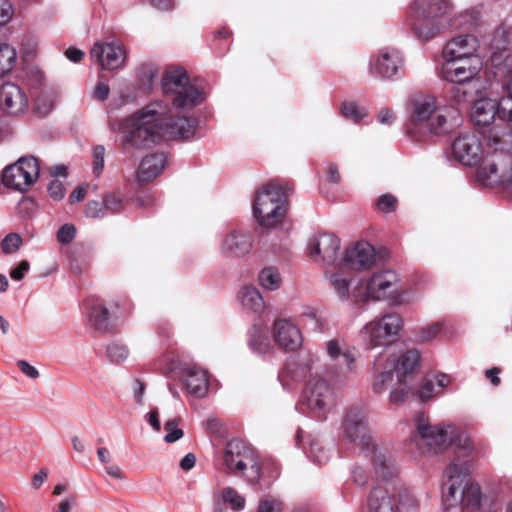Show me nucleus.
Listing matches in <instances>:
<instances>
[{
    "label": "nucleus",
    "instance_id": "obj_64",
    "mask_svg": "<svg viewBox=\"0 0 512 512\" xmlns=\"http://www.w3.org/2000/svg\"><path fill=\"white\" fill-rule=\"evenodd\" d=\"M76 497L70 496L60 502L56 512H69L71 508L76 504Z\"/></svg>",
    "mask_w": 512,
    "mask_h": 512
},
{
    "label": "nucleus",
    "instance_id": "obj_55",
    "mask_svg": "<svg viewBox=\"0 0 512 512\" xmlns=\"http://www.w3.org/2000/svg\"><path fill=\"white\" fill-rule=\"evenodd\" d=\"M65 187L60 180L54 179L48 185V194L54 200H61L65 196Z\"/></svg>",
    "mask_w": 512,
    "mask_h": 512
},
{
    "label": "nucleus",
    "instance_id": "obj_18",
    "mask_svg": "<svg viewBox=\"0 0 512 512\" xmlns=\"http://www.w3.org/2000/svg\"><path fill=\"white\" fill-rule=\"evenodd\" d=\"M372 71L384 79H398L404 74V59L394 48L382 49L372 63Z\"/></svg>",
    "mask_w": 512,
    "mask_h": 512
},
{
    "label": "nucleus",
    "instance_id": "obj_1",
    "mask_svg": "<svg viewBox=\"0 0 512 512\" xmlns=\"http://www.w3.org/2000/svg\"><path fill=\"white\" fill-rule=\"evenodd\" d=\"M198 120L171 115L167 104L152 102L126 119L123 124V148L145 150L169 139H189L194 136Z\"/></svg>",
    "mask_w": 512,
    "mask_h": 512
},
{
    "label": "nucleus",
    "instance_id": "obj_37",
    "mask_svg": "<svg viewBox=\"0 0 512 512\" xmlns=\"http://www.w3.org/2000/svg\"><path fill=\"white\" fill-rule=\"evenodd\" d=\"M15 61V49L8 44H0V77L12 70Z\"/></svg>",
    "mask_w": 512,
    "mask_h": 512
},
{
    "label": "nucleus",
    "instance_id": "obj_21",
    "mask_svg": "<svg viewBox=\"0 0 512 512\" xmlns=\"http://www.w3.org/2000/svg\"><path fill=\"white\" fill-rule=\"evenodd\" d=\"M28 106L25 92L16 84L7 82L0 87V108L10 115H18Z\"/></svg>",
    "mask_w": 512,
    "mask_h": 512
},
{
    "label": "nucleus",
    "instance_id": "obj_7",
    "mask_svg": "<svg viewBox=\"0 0 512 512\" xmlns=\"http://www.w3.org/2000/svg\"><path fill=\"white\" fill-rule=\"evenodd\" d=\"M510 43V33L503 28L497 29L490 43L492 50L490 59L495 68L509 77L505 85L508 95L498 102V113L502 121L506 122L512 129V54L509 48Z\"/></svg>",
    "mask_w": 512,
    "mask_h": 512
},
{
    "label": "nucleus",
    "instance_id": "obj_44",
    "mask_svg": "<svg viewBox=\"0 0 512 512\" xmlns=\"http://www.w3.org/2000/svg\"><path fill=\"white\" fill-rule=\"evenodd\" d=\"M179 422L178 418H173L165 423L164 428L167 434L164 439L167 443H173L183 437V430L178 428Z\"/></svg>",
    "mask_w": 512,
    "mask_h": 512
},
{
    "label": "nucleus",
    "instance_id": "obj_22",
    "mask_svg": "<svg viewBox=\"0 0 512 512\" xmlns=\"http://www.w3.org/2000/svg\"><path fill=\"white\" fill-rule=\"evenodd\" d=\"M340 240L330 233L319 234L309 246L310 256H321L327 264H335L338 260Z\"/></svg>",
    "mask_w": 512,
    "mask_h": 512
},
{
    "label": "nucleus",
    "instance_id": "obj_23",
    "mask_svg": "<svg viewBox=\"0 0 512 512\" xmlns=\"http://www.w3.org/2000/svg\"><path fill=\"white\" fill-rule=\"evenodd\" d=\"M273 333L276 343L286 351H296L302 345L303 338L300 330L286 319L275 321Z\"/></svg>",
    "mask_w": 512,
    "mask_h": 512
},
{
    "label": "nucleus",
    "instance_id": "obj_38",
    "mask_svg": "<svg viewBox=\"0 0 512 512\" xmlns=\"http://www.w3.org/2000/svg\"><path fill=\"white\" fill-rule=\"evenodd\" d=\"M259 282L264 289L276 290L280 287L281 277L277 269L264 268L259 273Z\"/></svg>",
    "mask_w": 512,
    "mask_h": 512
},
{
    "label": "nucleus",
    "instance_id": "obj_42",
    "mask_svg": "<svg viewBox=\"0 0 512 512\" xmlns=\"http://www.w3.org/2000/svg\"><path fill=\"white\" fill-rule=\"evenodd\" d=\"M129 352L127 348L119 343H111L107 347V357L113 363H121L127 359Z\"/></svg>",
    "mask_w": 512,
    "mask_h": 512
},
{
    "label": "nucleus",
    "instance_id": "obj_15",
    "mask_svg": "<svg viewBox=\"0 0 512 512\" xmlns=\"http://www.w3.org/2000/svg\"><path fill=\"white\" fill-rule=\"evenodd\" d=\"M442 77L451 83H472L482 68L480 58L445 59Z\"/></svg>",
    "mask_w": 512,
    "mask_h": 512
},
{
    "label": "nucleus",
    "instance_id": "obj_31",
    "mask_svg": "<svg viewBox=\"0 0 512 512\" xmlns=\"http://www.w3.org/2000/svg\"><path fill=\"white\" fill-rule=\"evenodd\" d=\"M186 387L190 394L196 397H203L208 391V378L205 371L198 368L188 370Z\"/></svg>",
    "mask_w": 512,
    "mask_h": 512
},
{
    "label": "nucleus",
    "instance_id": "obj_17",
    "mask_svg": "<svg viewBox=\"0 0 512 512\" xmlns=\"http://www.w3.org/2000/svg\"><path fill=\"white\" fill-rule=\"evenodd\" d=\"M452 154L465 166L478 165L482 159L483 147L475 134L459 135L451 144Z\"/></svg>",
    "mask_w": 512,
    "mask_h": 512
},
{
    "label": "nucleus",
    "instance_id": "obj_26",
    "mask_svg": "<svg viewBox=\"0 0 512 512\" xmlns=\"http://www.w3.org/2000/svg\"><path fill=\"white\" fill-rule=\"evenodd\" d=\"M253 247V238L250 233L233 231L228 234L222 244L223 253L242 257L248 254Z\"/></svg>",
    "mask_w": 512,
    "mask_h": 512
},
{
    "label": "nucleus",
    "instance_id": "obj_34",
    "mask_svg": "<svg viewBox=\"0 0 512 512\" xmlns=\"http://www.w3.org/2000/svg\"><path fill=\"white\" fill-rule=\"evenodd\" d=\"M468 478L463 484L460 493V503L465 507L478 509L481 503V490L480 486L476 483H469Z\"/></svg>",
    "mask_w": 512,
    "mask_h": 512
},
{
    "label": "nucleus",
    "instance_id": "obj_49",
    "mask_svg": "<svg viewBox=\"0 0 512 512\" xmlns=\"http://www.w3.org/2000/svg\"><path fill=\"white\" fill-rule=\"evenodd\" d=\"M283 503L275 498H267L259 502L256 512H282Z\"/></svg>",
    "mask_w": 512,
    "mask_h": 512
},
{
    "label": "nucleus",
    "instance_id": "obj_13",
    "mask_svg": "<svg viewBox=\"0 0 512 512\" xmlns=\"http://www.w3.org/2000/svg\"><path fill=\"white\" fill-rule=\"evenodd\" d=\"M303 403L321 419H326V412L333 405L332 390L328 383L319 377L311 378L304 391Z\"/></svg>",
    "mask_w": 512,
    "mask_h": 512
},
{
    "label": "nucleus",
    "instance_id": "obj_16",
    "mask_svg": "<svg viewBox=\"0 0 512 512\" xmlns=\"http://www.w3.org/2000/svg\"><path fill=\"white\" fill-rule=\"evenodd\" d=\"M417 433L423 441L422 445L427 447L428 452L440 453L447 445L448 433L441 425H431L428 417L420 413L415 418Z\"/></svg>",
    "mask_w": 512,
    "mask_h": 512
},
{
    "label": "nucleus",
    "instance_id": "obj_30",
    "mask_svg": "<svg viewBox=\"0 0 512 512\" xmlns=\"http://www.w3.org/2000/svg\"><path fill=\"white\" fill-rule=\"evenodd\" d=\"M88 321L97 331L106 332L109 330V310L98 299L88 300Z\"/></svg>",
    "mask_w": 512,
    "mask_h": 512
},
{
    "label": "nucleus",
    "instance_id": "obj_40",
    "mask_svg": "<svg viewBox=\"0 0 512 512\" xmlns=\"http://www.w3.org/2000/svg\"><path fill=\"white\" fill-rule=\"evenodd\" d=\"M378 211L383 213H391L396 211L398 199L392 194H383L375 202Z\"/></svg>",
    "mask_w": 512,
    "mask_h": 512
},
{
    "label": "nucleus",
    "instance_id": "obj_60",
    "mask_svg": "<svg viewBox=\"0 0 512 512\" xmlns=\"http://www.w3.org/2000/svg\"><path fill=\"white\" fill-rule=\"evenodd\" d=\"M433 388V381L428 378H424L422 381L421 388L419 390L420 399L422 401L430 399L432 397Z\"/></svg>",
    "mask_w": 512,
    "mask_h": 512
},
{
    "label": "nucleus",
    "instance_id": "obj_59",
    "mask_svg": "<svg viewBox=\"0 0 512 512\" xmlns=\"http://www.w3.org/2000/svg\"><path fill=\"white\" fill-rule=\"evenodd\" d=\"M17 367L23 374H25L27 377L31 379H36L40 375L39 371L34 366L30 365L28 362L24 360H19L17 362Z\"/></svg>",
    "mask_w": 512,
    "mask_h": 512
},
{
    "label": "nucleus",
    "instance_id": "obj_47",
    "mask_svg": "<svg viewBox=\"0 0 512 512\" xmlns=\"http://www.w3.org/2000/svg\"><path fill=\"white\" fill-rule=\"evenodd\" d=\"M249 346L257 353H264L268 349L269 342L266 337H263L257 330H255L250 336Z\"/></svg>",
    "mask_w": 512,
    "mask_h": 512
},
{
    "label": "nucleus",
    "instance_id": "obj_52",
    "mask_svg": "<svg viewBox=\"0 0 512 512\" xmlns=\"http://www.w3.org/2000/svg\"><path fill=\"white\" fill-rule=\"evenodd\" d=\"M310 454L313 461L319 465L325 464L329 460V452L318 444L311 445Z\"/></svg>",
    "mask_w": 512,
    "mask_h": 512
},
{
    "label": "nucleus",
    "instance_id": "obj_51",
    "mask_svg": "<svg viewBox=\"0 0 512 512\" xmlns=\"http://www.w3.org/2000/svg\"><path fill=\"white\" fill-rule=\"evenodd\" d=\"M54 106V102L50 96L42 94L35 103V110L41 115H47Z\"/></svg>",
    "mask_w": 512,
    "mask_h": 512
},
{
    "label": "nucleus",
    "instance_id": "obj_25",
    "mask_svg": "<svg viewBox=\"0 0 512 512\" xmlns=\"http://www.w3.org/2000/svg\"><path fill=\"white\" fill-rule=\"evenodd\" d=\"M388 362H393V370L397 374L398 383L400 385L408 383L417 369L420 361V353L415 350H407L397 360L388 359Z\"/></svg>",
    "mask_w": 512,
    "mask_h": 512
},
{
    "label": "nucleus",
    "instance_id": "obj_50",
    "mask_svg": "<svg viewBox=\"0 0 512 512\" xmlns=\"http://www.w3.org/2000/svg\"><path fill=\"white\" fill-rule=\"evenodd\" d=\"M76 235V228L72 224H65L57 231V240L62 244L70 243Z\"/></svg>",
    "mask_w": 512,
    "mask_h": 512
},
{
    "label": "nucleus",
    "instance_id": "obj_29",
    "mask_svg": "<svg viewBox=\"0 0 512 512\" xmlns=\"http://www.w3.org/2000/svg\"><path fill=\"white\" fill-rule=\"evenodd\" d=\"M496 116L502 120L498 113V103L496 104L491 100H478L475 102L471 118L477 126L491 124Z\"/></svg>",
    "mask_w": 512,
    "mask_h": 512
},
{
    "label": "nucleus",
    "instance_id": "obj_11",
    "mask_svg": "<svg viewBox=\"0 0 512 512\" xmlns=\"http://www.w3.org/2000/svg\"><path fill=\"white\" fill-rule=\"evenodd\" d=\"M403 326V320L397 313H388L368 322L361 330L366 349L388 346Z\"/></svg>",
    "mask_w": 512,
    "mask_h": 512
},
{
    "label": "nucleus",
    "instance_id": "obj_63",
    "mask_svg": "<svg viewBox=\"0 0 512 512\" xmlns=\"http://www.w3.org/2000/svg\"><path fill=\"white\" fill-rule=\"evenodd\" d=\"M86 191H87V189L85 186H78L70 194L69 202L71 204H74V203H78V202L82 201L86 195Z\"/></svg>",
    "mask_w": 512,
    "mask_h": 512
},
{
    "label": "nucleus",
    "instance_id": "obj_46",
    "mask_svg": "<svg viewBox=\"0 0 512 512\" xmlns=\"http://www.w3.org/2000/svg\"><path fill=\"white\" fill-rule=\"evenodd\" d=\"M105 147L97 145L93 148V174L98 177L104 169Z\"/></svg>",
    "mask_w": 512,
    "mask_h": 512
},
{
    "label": "nucleus",
    "instance_id": "obj_48",
    "mask_svg": "<svg viewBox=\"0 0 512 512\" xmlns=\"http://www.w3.org/2000/svg\"><path fill=\"white\" fill-rule=\"evenodd\" d=\"M442 331V324L437 322L423 328L419 335L418 340L420 342H428L436 338Z\"/></svg>",
    "mask_w": 512,
    "mask_h": 512
},
{
    "label": "nucleus",
    "instance_id": "obj_56",
    "mask_svg": "<svg viewBox=\"0 0 512 512\" xmlns=\"http://www.w3.org/2000/svg\"><path fill=\"white\" fill-rule=\"evenodd\" d=\"M13 16V7L9 0H0V25L10 21Z\"/></svg>",
    "mask_w": 512,
    "mask_h": 512
},
{
    "label": "nucleus",
    "instance_id": "obj_39",
    "mask_svg": "<svg viewBox=\"0 0 512 512\" xmlns=\"http://www.w3.org/2000/svg\"><path fill=\"white\" fill-rule=\"evenodd\" d=\"M222 499L224 503L230 505L234 511H241L245 507L246 500L234 488L226 487L222 490Z\"/></svg>",
    "mask_w": 512,
    "mask_h": 512
},
{
    "label": "nucleus",
    "instance_id": "obj_3",
    "mask_svg": "<svg viewBox=\"0 0 512 512\" xmlns=\"http://www.w3.org/2000/svg\"><path fill=\"white\" fill-rule=\"evenodd\" d=\"M294 185L287 181L272 180L257 191L253 202V213L263 227H274L281 223L288 209V197Z\"/></svg>",
    "mask_w": 512,
    "mask_h": 512
},
{
    "label": "nucleus",
    "instance_id": "obj_6",
    "mask_svg": "<svg viewBox=\"0 0 512 512\" xmlns=\"http://www.w3.org/2000/svg\"><path fill=\"white\" fill-rule=\"evenodd\" d=\"M495 146L494 151L489 152L477 168V178L484 185L491 187H502L512 193V154L505 150L502 139L497 135L491 139Z\"/></svg>",
    "mask_w": 512,
    "mask_h": 512
},
{
    "label": "nucleus",
    "instance_id": "obj_58",
    "mask_svg": "<svg viewBox=\"0 0 512 512\" xmlns=\"http://www.w3.org/2000/svg\"><path fill=\"white\" fill-rule=\"evenodd\" d=\"M399 387L393 389L390 393V401L393 404H399L402 403L405 399V397L408 394V390L406 389V384L400 385L398 383Z\"/></svg>",
    "mask_w": 512,
    "mask_h": 512
},
{
    "label": "nucleus",
    "instance_id": "obj_28",
    "mask_svg": "<svg viewBox=\"0 0 512 512\" xmlns=\"http://www.w3.org/2000/svg\"><path fill=\"white\" fill-rule=\"evenodd\" d=\"M368 509L369 512H398L396 498L389 496L387 489L381 486L372 489Z\"/></svg>",
    "mask_w": 512,
    "mask_h": 512
},
{
    "label": "nucleus",
    "instance_id": "obj_53",
    "mask_svg": "<svg viewBox=\"0 0 512 512\" xmlns=\"http://www.w3.org/2000/svg\"><path fill=\"white\" fill-rule=\"evenodd\" d=\"M85 215L89 218H98L105 215V209L102 202L90 201L85 208Z\"/></svg>",
    "mask_w": 512,
    "mask_h": 512
},
{
    "label": "nucleus",
    "instance_id": "obj_32",
    "mask_svg": "<svg viewBox=\"0 0 512 512\" xmlns=\"http://www.w3.org/2000/svg\"><path fill=\"white\" fill-rule=\"evenodd\" d=\"M239 298L245 309L255 313H260L265 308V302L262 295L257 288L253 286L243 287L239 293Z\"/></svg>",
    "mask_w": 512,
    "mask_h": 512
},
{
    "label": "nucleus",
    "instance_id": "obj_20",
    "mask_svg": "<svg viewBox=\"0 0 512 512\" xmlns=\"http://www.w3.org/2000/svg\"><path fill=\"white\" fill-rule=\"evenodd\" d=\"M478 48L479 41L474 35H459L447 42L443 49V58L449 60L479 58L475 55Z\"/></svg>",
    "mask_w": 512,
    "mask_h": 512
},
{
    "label": "nucleus",
    "instance_id": "obj_61",
    "mask_svg": "<svg viewBox=\"0 0 512 512\" xmlns=\"http://www.w3.org/2000/svg\"><path fill=\"white\" fill-rule=\"evenodd\" d=\"M109 86L104 83H98L94 89L93 96L95 99L103 101L109 96Z\"/></svg>",
    "mask_w": 512,
    "mask_h": 512
},
{
    "label": "nucleus",
    "instance_id": "obj_19",
    "mask_svg": "<svg viewBox=\"0 0 512 512\" xmlns=\"http://www.w3.org/2000/svg\"><path fill=\"white\" fill-rule=\"evenodd\" d=\"M91 58L106 70L121 68L126 61L124 46L116 42L95 43L91 49Z\"/></svg>",
    "mask_w": 512,
    "mask_h": 512
},
{
    "label": "nucleus",
    "instance_id": "obj_5",
    "mask_svg": "<svg viewBox=\"0 0 512 512\" xmlns=\"http://www.w3.org/2000/svg\"><path fill=\"white\" fill-rule=\"evenodd\" d=\"M221 471L227 475L245 476L251 484H256L262 477V468L256 450L241 439L227 442L222 451Z\"/></svg>",
    "mask_w": 512,
    "mask_h": 512
},
{
    "label": "nucleus",
    "instance_id": "obj_24",
    "mask_svg": "<svg viewBox=\"0 0 512 512\" xmlns=\"http://www.w3.org/2000/svg\"><path fill=\"white\" fill-rule=\"evenodd\" d=\"M375 250L368 242H357L345 252L344 262L353 270L369 269L375 262Z\"/></svg>",
    "mask_w": 512,
    "mask_h": 512
},
{
    "label": "nucleus",
    "instance_id": "obj_43",
    "mask_svg": "<svg viewBox=\"0 0 512 512\" xmlns=\"http://www.w3.org/2000/svg\"><path fill=\"white\" fill-rule=\"evenodd\" d=\"M103 205L105 211L118 213L124 208V200L119 194L109 193L104 196Z\"/></svg>",
    "mask_w": 512,
    "mask_h": 512
},
{
    "label": "nucleus",
    "instance_id": "obj_33",
    "mask_svg": "<svg viewBox=\"0 0 512 512\" xmlns=\"http://www.w3.org/2000/svg\"><path fill=\"white\" fill-rule=\"evenodd\" d=\"M471 84L472 83H453L448 90L450 99L456 104L473 102L477 87H472Z\"/></svg>",
    "mask_w": 512,
    "mask_h": 512
},
{
    "label": "nucleus",
    "instance_id": "obj_8",
    "mask_svg": "<svg viewBox=\"0 0 512 512\" xmlns=\"http://www.w3.org/2000/svg\"><path fill=\"white\" fill-rule=\"evenodd\" d=\"M447 131V118L436 109V98L432 95L417 96L413 100L408 134L421 140L426 133L439 135Z\"/></svg>",
    "mask_w": 512,
    "mask_h": 512
},
{
    "label": "nucleus",
    "instance_id": "obj_62",
    "mask_svg": "<svg viewBox=\"0 0 512 512\" xmlns=\"http://www.w3.org/2000/svg\"><path fill=\"white\" fill-rule=\"evenodd\" d=\"M84 52L75 47H69L65 51V56L72 62L78 63L84 58Z\"/></svg>",
    "mask_w": 512,
    "mask_h": 512
},
{
    "label": "nucleus",
    "instance_id": "obj_12",
    "mask_svg": "<svg viewBox=\"0 0 512 512\" xmlns=\"http://www.w3.org/2000/svg\"><path fill=\"white\" fill-rule=\"evenodd\" d=\"M38 159L33 156L21 157L17 162L7 166L2 172V183L5 187L24 192L39 177Z\"/></svg>",
    "mask_w": 512,
    "mask_h": 512
},
{
    "label": "nucleus",
    "instance_id": "obj_14",
    "mask_svg": "<svg viewBox=\"0 0 512 512\" xmlns=\"http://www.w3.org/2000/svg\"><path fill=\"white\" fill-rule=\"evenodd\" d=\"M402 284L398 275L392 270H383L372 274L367 282L366 294L374 300L400 298Z\"/></svg>",
    "mask_w": 512,
    "mask_h": 512
},
{
    "label": "nucleus",
    "instance_id": "obj_10",
    "mask_svg": "<svg viewBox=\"0 0 512 512\" xmlns=\"http://www.w3.org/2000/svg\"><path fill=\"white\" fill-rule=\"evenodd\" d=\"M165 94H174L173 105L177 108H193L204 100V93L189 83L187 72L181 68L167 70L162 77Z\"/></svg>",
    "mask_w": 512,
    "mask_h": 512
},
{
    "label": "nucleus",
    "instance_id": "obj_27",
    "mask_svg": "<svg viewBox=\"0 0 512 512\" xmlns=\"http://www.w3.org/2000/svg\"><path fill=\"white\" fill-rule=\"evenodd\" d=\"M167 155L164 152H155L146 155L138 168L137 176L141 182H149L156 178L164 169Z\"/></svg>",
    "mask_w": 512,
    "mask_h": 512
},
{
    "label": "nucleus",
    "instance_id": "obj_2",
    "mask_svg": "<svg viewBox=\"0 0 512 512\" xmlns=\"http://www.w3.org/2000/svg\"><path fill=\"white\" fill-rule=\"evenodd\" d=\"M345 437L362 450L372 453V463L375 473L382 479H389L396 475L397 471L392 464L388 453L379 450L372 443V437L366 422V412L360 407H351L343 420Z\"/></svg>",
    "mask_w": 512,
    "mask_h": 512
},
{
    "label": "nucleus",
    "instance_id": "obj_45",
    "mask_svg": "<svg viewBox=\"0 0 512 512\" xmlns=\"http://www.w3.org/2000/svg\"><path fill=\"white\" fill-rule=\"evenodd\" d=\"M341 115L354 122H359L364 114L359 109L358 105L354 102H344L340 108Z\"/></svg>",
    "mask_w": 512,
    "mask_h": 512
},
{
    "label": "nucleus",
    "instance_id": "obj_9",
    "mask_svg": "<svg viewBox=\"0 0 512 512\" xmlns=\"http://www.w3.org/2000/svg\"><path fill=\"white\" fill-rule=\"evenodd\" d=\"M448 10V3L444 0H416L411 12V26L415 34L428 40L440 31L438 18Z\"/></svg>",
    "mask_w": 512,
    "mask_h": 512
},
{
    "label": "nucleus",
    "instance_id": "obj_54",
    "mask_svg": "<svg viewBox=\"0 0 512 512\" xmlns=\"http://www.w3.org/2000/svg\"><path fill=\"white\" fill-rule=\"evenodd\" d=\"M331 284L339 296L345 297L348 295L349 282L345 278H342L340 275H333L331 277Z\"/></svg>",
    "mask_w": 512,
    "mask_h": 512
},
{
    "label": "nucleus",
    "instance_id": "obj_35",
    "mask_svg": "<svg viewBox=\"0 0 512 512\" xmlns=\"http://www.w3.org/2000/svg\"><path fill=\"white\" fill-rule=\"evenodd\" d=\"M380 363L375 364V370L377 372L375 379L373 381V390L375 393L384 392L388 385L391 384L394 378V363L393 362H385L384 369L379 371Z\"/></svg>",
    "mask_w": 512,
    "mask_h": 512
},
{
    "label": "nucleus",
    "instance_id": "obj_57",
    "mask_svg": "<svg viewBox=\"0 0 512 512\" xmlns=\"http://www.w3.org/2000/svg\"><path fill=\"white\" fill-rule=\"evenodd\" d=\"M29 269L30 263L27 260H22L16 268L11 270L10 277L13 280L20 281L24 278Z\"/></svg>",
    "mask_w": 512,
    "mask_h": 512
},
{
    "label": "nucleus",
    "instance_id": "obj_36",
    "mask_svg": "<svg viewBox=\"0 0 512 512\" xmlns=\"http://www.w3.org/2000/svg\"><path fill=\"white\" fill-rule=\"evenodd\" d=\"M327 352L333 357H342L343 364L346 365L347 369L352 370L354 368L357 351L355 349L343 351L337 340H330L327 343Z\"/></svg>",
    "mask_w": 512,
    "mask_h": 512
},
{
    "label": "nucleus",
    "instance_id": "obj_4",
    "mask_svg": "<svg viewBox=\"0 0 512 512\" xmlns=\"http://www.w3.org/2000/svg\"><path fill=\"white\" fill-rule=\"evenodd\" d=\"M450 443L454 448L456 458L450 462L445 470L447 481L444 483L442 500L447 509L460 502L463 484L469 476V463L461 458H468L473 451V443L464 433L452 436Z\"/></svg>",
    "mask_w": 512,
    "mask_h": 512
},
{
    "label": "nucleus",
    "instance_id": "obj_41",
    "mask_svg": "<svg viewBox=\"0 0 512 512\" xmlns=\"http://www.w3.org/2000/svg\"><path fill=\"white\" fill-rule=\"evenodd\" d=\"M22 238L17 233H9L1 241V249L5 254H12L19 250L22 245Z\"/></svg>",
    "mask_w": 512,
    "mask_h": 512
}]
</instances>
